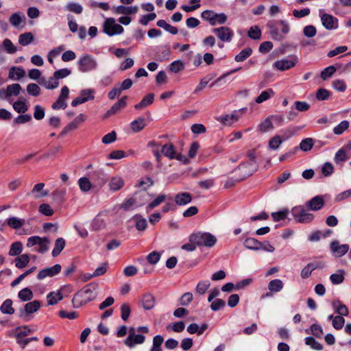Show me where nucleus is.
<instances>
[{"label":"nucleus","instance_id":"1","mask_svg":"<svg viewBox=\"0 0 351 351\" xmlns=\"http://www.w3.org/2000/svg\"><path fill=\"white\" fill-rule=\"evenodd\" d=\"M97 288V285L89 284L84 289L79 291L75 294L72 299V304L73 308H78L88 302L93 300L95 295L93 290Z\"/></svg>","mask_w":351,"mask_h":351},{"label":"nucleus","instance_id":"2","mask_svg":"<svg viewBox=\"0 0 351 351\" xmlns=\"http://www.w3.org/2000/svg\"><path fill=\"white\" fill-rule=\"evenodd\" d=\"M267 27L271 38L277 41L282 40L290 31L289 23L284 20L278 22L269 21Z\"/></svg>","mask_w":351,"mask_h":351},{"label":"nucleus","instance_id":"3","mask_svg":"<svg viewBox=\"0 0 351 351\" xmlns=\"http://www.w3.org/2000/svg\"><path fill=\"white\" fill-rule=\"evenodd\" d=\"M190 242L194 243L198 247L205 246L211 247L217 242L216 237L209 232H198L191 234L189 239Z\"/></svg>","mask_w":351,"mask_h":351},{"label":"nucleus","instance_id":"4","mask_svg":"<svg viewBox=\"0 0 351 351\" xmlns=\"http://www.w3.org/2000/svg\"><path fill=\"white\" fill-rule=\"evenodd\" d=\"M77 65L80 72L88 73L95 71L97 69L98 62L94 56L86 53L78 58Z\"/></svg>","mask_w":351,"mask_h":351},{"label":"nucleus","instance_id":"5","mask_svg":"<svg viewBox=\"0 0 351 351\" xmlns=\"http://www.w3.org/2000/svg\"><path fill=\"white\" fill-rule=\"evenodd\" d=\"M294 219L301 223H308L314 219V215L303 206H295L291 209Z\"/></svg>","mask_w":351,"mask_h":351},{"label":"nucleus","instance_id":"6","mask_svg":"<svg viewBox=\"0 0 351 351\" xmlns=\"http://www.w3.org/2000/svg\"><path fill=\"white\" fill-rule=\"evenodd\" d=\"M201 16L203 20L208 21L212 26L223 25L226 23L228 16L224 13H216L213 10H206L202 12Z\"/></svg>","mask_w":351,"mask_h":351},{"label":"nucleus","instance_id":"7","mask_svg":"<svg viewBox=\"0 0 351 351\" xmlns=\"http://www.w3.org/2000/svg\"><path fill=\"white\" fill-rule=\"evenodd\" d=\"M123 27L116 23L114 18H107L103 24V32L109 36L119 35L123 32Z\"/></svg>","mask_w":351,"mask_h":351},{"label":"nucleus","instance_id":"8","mask_svg":"<svg viewBox=\"0 0 351 351\" xmlns=\"http://www.w3.org/2000/svg\"><path fill=\"white\" fill-rule=\"evenodd\" d=\"M212 32L215 33L217 38L222 42L230 43L234 36L233 31L225 26L213 29Z\"/></svg>","mask_w":351,"mask_h":351},{"label":"nucleus","instance_id":"9","mask_svg":"<svg viewBox=\"0 0 351 351\" xmlns=\"http://www.w3.org/2000/svg\"><path fill=\"white\" fill-rule=\"evenodd\" d=\"M90 180L95 188L102 187L108 180V176L104 171L99 169L95 171L90 176Z\"/></svg>","mask_w":351,"mask_h":351},{"label":"nucleus","instance_id":"10","mask_svg":"<svg viewBox=\"0 0 351 351\" xmlns=\"http://www.w3.org/2000/svg\"><path fill=\"white\" fill-rule=\"evenodd\" d=\"M298 62L296 56H291L289 58H284L276 61L274 66L279 71H286L294 67Z\"/></svg>","mask_w":351,"mask_h":351},{"label":"nucleus","instance_id":"11","mask_svg":"<svg viewBox=\"0 0 351 351\" xmlns=\"http://www.w3.org/2000/svg\"><path fill=\"white\" fill-rule=\"evenodd\" d=\"M322 25L328 30L336 29L338 28V19L329 14H320Z\"/></svg>","mask_w":351,"mask_h":351},{"label":"nucleus","instance_id":"12","mask_svg":"<svg viewBox=\"0 0 351 351\" xmlns=\"http://www.w3.org/2000/svg\"><path fill=\"white\" fill-rule=\"evenodd\" d=\"M61 269L62 267L60 264H56L51 267L45 268L38 272L37 278L39 280H42L47 277L54 276L60 272Z\"/></svg>","mask_w":351,"mask_h":351},{"label":"nucleus","instance_id":"13","mask_svg":"<svg viewBox=\"0 0 351 351\" xmlns=\"http://www.w3.org/2000/svg\"><path fill=\"white\" fill-rule=\"evenodd\" d=\"M330 248L335 256L341 257L348 252L350 247L348 244L340 245L339 241H334L331 242Z\"/></svg>","mask_w":351,"mask_h":351},{"label":"nucleus","instance_id":"14","mask_svg":"<svg viewBox=\"0 0 351 351\" xmlns=\"http://www.w3.org/2000/svg\"><path fill=\"white\" fill-rule=\"evenodd\" d=\"M92 93L93 91L89 89L82 90L80 93V96L75 98L72 101V106L75 107L77 105L85 103L90 99H93L94 96L92 95Z\"/></svg>","mask_w":351,"mask_h":351},{"label":"nucleus","instance_id":"15","mask_svg":"<svg viewBox=\"0 0 351 351\" xmlns=\"http://www.w3.org/2000/svg\"><path fill=\"white\" fill-rule=\"evenodd\" d=\"M45 184L44 183H38L34 185L33 189L30 192L27 193V195H32L34 199H40L43 197H46L48 195V191H45L44 189Z\"/></svg>","mask_w":351,"mask_h":351},{"label":"nucleus","instance_id":"16","mask_svg":"<svg viewBox=\"0 0 351 351\" xmlns=\"http://www.w3.org/2000/svg\"><path fill=\"white\" fill-rule=\"evenodd\" d=\"M40 307V304L38 300L27 303L23 308L19 311V317H23L24 314L29 315L36 312Z\"/></svg>","mask_w":351,"mask_h":351},{"label":"nucleus","instance_id":"17","mask_svg":"<svg viewBox=\"0 0 351 351\" xmlns=\"http://www.w3.org/2000/svg\"><path fill=\"white\" fill-rule=\"evenodd\" d=\"M306 205L309 210L313 211H317L320 210L324 205V201L323 197L319 195H317L311 199Z\"/></svg>","mask_w":351,"mask_h":351},{"label":"nucleus","instance_id":"18","mask_svg":"<svg viewBox=\"0 0 351 351\" xmlns=\"http://www.w3.org/2000/svg\"><path fill=\"white\" fill-rule=\"evenodd\" d=\"M127 99H128V97L126 96H124L121 99H119L117 102H116L110 108V109H109L106 112L105 117H110L112 114L117 113L121 109L124 108L127 105V104H126Z\"/></svg>","mask_w":351,"mask_h":351},{"label":"nucleus","instance_id":"19","mask_svg":"<svg viewBox=\"0 0 351 351\" xmlns=\"http://www.w3.org/2000/svg\"><path fill=\"white\" fill-rule=\"evenodd\" d=\"M39 84L44 86L46 89L53 90L58 87L59 82L54 77V75L47 80L45 77L39 80Z\"/></svg>","mask_w":351,"mask_h":351},{"label":"nucleus","instance_id":"20","mask_svg":"<svg viewBox=\"0 0 351 351\" xmlns=\"http://www.w3.org/2000/svg\"><path fill=\"white\" fill-rule=\"evenodd\" d=\"M21 90V86L19 84H12L8 86L5 90L3 89H0V93H3L5 95V98H8L12 95H19Z\"/></svg>","mask_w":351,"mask_h":351},{"label":"nucleus","instance_id":"21","mask_svg":"<svg viewBox=\"0 0 351 351\" xmlns=\"http://www.w3.org/2000/svg\"><path fill=\"white\" fill-rule=\"evenodd\" d=\"M174 199L177 205L184 206L191 202L192 197L190 193L184 192L176 194Z\"/></svg>","mask_w":351,"mask_h":351},{"label":"nucleus","instance_id":"22","mask_svg":"<svg viewBox=\"0 0 351 351\" xmlns=\"http://www.w3.org/2000/svg\"><path fill=\"white\" fill-rule=\"evenodd\" d=\"M78 184L80 190L84 193H88L91 189L95 188L90 178L86 177L80 178L78 180Z\"/></svg>","mask_w":351,"mask_h":351},{"label":"nucleus","instance_id":"23","mask_svg":"<svg viewBox=\"0 0 351 351\" xmlns=\"http://www.w3.org/2000/svg\"><path fill=\"white\" fill-rule=\"evenodd\" d=\"M138 10L137 5L134 6H124L119 5L115 8V11L117 14L130 15L136 14Z\"/></svg>","mask_w":351,"mask_h":351},{"label":"nucleus","instance_id":"24","mask_svg":"<svg viewBox=\"0 0 351 351\" xmlns=\"http://www.w3.org/2000/svg\"><path fill=\"white\" fill-rule=\"evenodd\" d=\"M243 245L247 249L255 251L261 250L262 247L261 242L252 237L247 238L244 241Z\"/></svg>","mask_w":351,"mask_h":351},{"label":"nucleus","instance_id":"25","mask_svg":"<svg viewBox=\"0 0 351 351\" xmlns=\"http://www.w3.org/2000/svg\"><path fill=\"white\" fill-rule=\"evenodd\" d=\"M25 75V71L19 67L12 66L9 71L8 77L11 80H19L23 77Z\"/></svg>","mask_w":351,"mask_h":351},{"label":"nucleus","instance_id":"26","mask_svg":"<svg viewBox=\"0 0 351 351\" xmlns=\"http://www.w3.org/2000/svg\"><path fill=\"white\" fill-rule=\"evenodd\" d=\"M332 306L335 309V312L341 317L347 316L349 313L348 309L346 307V306L343 304L339 300L333 301L332 303Z\"/></svg>","mask_w":351,"mask_h":351},{"label":"nucleus","instance_id":"27","mask_svg":"<svg viewBox=\"0 0 351 351\" xmlns=\"http://www.w3.org/2000/svg\"><path fill=\"white\" fill-rule=\"evenodd\" d=\"M47 302L49 305H54L57 304L59 301L63 299V295L62 293V290H59L57 292H50L47 295Z\"/></svg>","mask_w":351,"mask_h":351},{"label":"nucleus","instance_id":"28","mask_svg":"<svg viewBox=\"0 0 351 351\" xmlns=\"http://www.w3.org/2000/svg\"><path fill=\"white\" fill-rule=\"evenodd\" d=\"M319 264L317 263H311L307 264L301 271V277L304 279L308 278L312 271L319 268Z\"/></svg>","mask_w":351,"mask_h":351},{"label":"nucleus","instance_id":"29","mask_svg":"<svg viewBox=\"0 0 351 351\" xmlns=\"http://www.w3.org/2000/svg\"><path fill=\"white\" fill-rule=\"evenodd\" d=\"M146 126L145 119L139 117L137 119L134 120L130 123V127L134 132H138L142 130Z\"/></svg>","mask_w":351,"mask_h":351},{"label":"nucleus","instance_id":"30","mask_svg":"<svg viewBox=\"0 0 351 351\" xmlns=\"http://www.w3.org/2000/svg\"><path fill=\"white\" fill-rule=\"evenodd\" d=\"M161 153L169 159H174L176 158V149L174 145L171 143L162 145Z\"/></svg>","mask_w":351,"mask_h":351},{"label":"nucleus","instance_id":"31","mask_svg":"<svg viewBox=\"0 0 351 351\" xmlns=\"http://www.w3.org/2000/svg\"><path fill=\"white\" fill-rule=\"evenodd\" d=\"M287 138L288 137L283 138L279 135L274 136L269 141V148L274 150L278 149L280 147L282 142Z\"/></svg>","mask_w":351,"mask_h":351},{"label":"nucleus","instance_id":"32","mask_svg":"<svg viewBox=\"0 0 351 351\" xmlns=\"http://www.w3.org/2000/svg\"><path fill=\"white\" fill-rule=\"evenodd\" d=\"M154 99V94L149 93L147 96L143 98V99L137 104L134 106V108L136 110L143 109L149 105H151Z\"/></svg>","mask_w":351,"mask_h":351},{"label":"nucleus","instance_id":"33","mask_svg":"<svg viewBox=\"0 0 351 351\" xmlns=\"http://www.w3.org/2000/svg\"><path fill=\"white\" fill-rule=\"evenodd\" d=\"M65 240L63 238H58L56 240L54 247L51 255L53 257L58 256L65 247Z\"/></svg>","mask_w":351,"mask_h":351},{"label":"nucleus","instance_id":"34","mask_svg":"<svg viewBox=\"0 0 351 351\" xmlns=\"http://www.w3.org/2000/svg\"><path fill=\"white\" fill-rule=\"evenodd\" d=\"M29 260L30 258L28 254H21L15 258V266L19 269H23L28 265Z\"/></svg>","mask_w":351,"mask_h":351},{"label":"nucleus","instance_id":"35","mask_svg":"<svg viewBox=\"0 0 351 351\" xmlns=\"http://www.w3.org/2000/svg\"><path fill=\"white\" fill-rule=\"evenodd\" d=\"M124 184L123 180L119 176L112 178L109 182L110 189L112 191H117L121 189Z\"/></svg>","mask_w":351,"mask_h":351},{"label":"nucleus","instance_id":"36","mask_svg":"<svg viewBox=\"0 0 351 351\" xmlns=\"http://www.w3.org/2000/svg\"><path fill=\"white\" fill-rule=\"evenodd\" d=\"M275 93L271 88H267V90L263 91L259 96H258L255 99V101L257 104H261L274 95Z\"/></svg>","mask_w":351,"mask_h":351},{"label":"nucleus","instance_id":"37","mask_svg":"<svg viewBox=\"0 0 351 351\" xmlns=\"http://www.w3.org/2000/svg\"><path fill=\"white\" fill-rule=\"evenodd\" d=\"M252 53V49L250 47H245L242 49L237 55L234 57V60L237 62L245 61L248 58Z\"/></svg>","mask_w":351,"mask_h":351},{"label":"nucleus","instance_id":"38","mask_svg":"<svg viewBox=\"0 0 351 351\" xmlns=\"http://www.w3.org/2000/svg\"><path fill=\"white\" fill-rule=\"evenodd\" d=\"M143 307L146 310L152 309L155 305V298L151 294H146L142 299Z\"/></svg>","mask_w":351,"mask_h":351},{"label":"nucleus","instance_id":"39","mask_svg":"<svg viewBox=\"0 0 351 351\" xmlns=\"http://www.w3.org/2000/svg\"><path fill=\"white\" fill-rule=\"evenodd\" d=\"M0 311L3 314L12 315L14 313V309L12 307V301L10 299H6L1 306Z\"/></svg>","mask_w":351,"mask_h":351},{"label":"nucleus","instance_id":"40","mask_svg":"<svg viewBox=\"0 0 351 351\" xmlns=\"http://www.w3.org/2000/svg\"><path fill=\"white\" fill-rule=\"evenodd\" d=\"M284 284L280 279H274L271 280L268 284V289L272 292H279L283 288Z\"/></svg>","mask_w":351,"mask_h":351},{"label":"nucleus","instance_id":"41","mask_svg":"<svg viewBox=\"0 0 351 351\" xmlns=\"http://www.w3.org/2000/svg\"><path fill=\"white\" fill-rule=\"evenodd\" d=\"M65 10L73 12L77 14H80L83 12V7L79 3L69 2L64 7Z\"/></svg>","mask_w":351,"mask_h":351},{"label":"nucleus","instance_id":"42","mask_svg":"<svg viewBox=\"0 0 351 351\" xmlns=\"http://www.w3.org/2000/svg\"><path fill=\"white\" fill-rule=\"evenodd\" d=\"M66 189H56L51 193L52 199L58 204H62L64 200Z\"/></svg>","mask_w":351,"mask_h":351},{"label":"nucleus","instance_id":"43","mask_svg":"<svg viewBox=\"0 0 351 351\" xmlns=\"http://www.w3.org/2000/svg\"><path fill=\"white\" fill-rule=\"evenodd\" d=\"M344 274L343 269H339L337 273L330 275V280L333 285H339L344 280Z\"/></svg>","mask_w":351,"mask_h":351},{"label":"nucleus","instance_id":"44","mask_svg":"<svg viewBox=\"0 0 351 351\" xmlns=\"http://www.w3.org/2000/svg\"><path fill=\"white\" fill-rule=\"evenodd\" d=\"M34 40V36L31 32L21 34L19 37V43L23 46L30 44Z\"/></svg>","mask_w":351,"mask_h":351},{"label":"nucleus","instance_id":"45","mask_svg":"<svg viewBox=\"0 0 351 351\" xmlns=\"http://www.w3.org/2000/svg\"><path fill=\"white\" fill-rule=\"evenodd\" d=\"M23 251V244L20 241L13 243L9 250V255L15 256L19 255Z\"/></svg>","mask_w":351,"mask_h":351},{"label":"nucleus","instance_id":"46","mask_svg":"<svg viewBox=\"0 0 351 351\" xmlns=\"http://www.w3.org/2000/svg\"><path fill=\"white\" fill-rule=\"evenodd\" d=\"M24 223V219H19L15 217H10L7 221L8 225L14 229L20 228L23 226Z\"/></svg>","mask_w":351,"mask_h":351},{"label":"nucleus","instance_id":"47","mask_svg":"<svg viewBox=\"0 0 351 351\" xmlns=\"http://www.w3.org/2000/svg\"><path fill=\"white\" fill-rule=\"evenodd\" d=\"M19 298L24 302H27L33 298V293L29 288L21 289L18 294Z\"/></svg>","mask_w":351,"mask_h":351},{"label":"nucleus","instance_id":"48","mask_svg":"<svg viewBox=\"0 0 351 351\" xmlns=\"http://www.w3.org/2000/svg\"><path fill=\"white\" fill-rule=\"evenodd\" d=\"M27 93L33 97H37L40 95L41 90L39 86L35 83H30L27 86Z\"/></svg>","mask_w":351,"mask_h":351},{"label":"nucleus","instance_id":"49","mask_svg":"<svg viewBox=\"0 0 351 351\" xmlns=\"http://www.w3.org/2000/svg\"><path fill=\"white\" fill-rule=\"evenodd\" d=\"M12 107L16 112L20 114L26 112L29 109L28 106L24 101L21 100L15 101L13 104Z\"/></svg>","mask_w":351,"mask_h":351},{"label":"nucleus","instance_id":"50","mask_svg":"<svg viewBox=\"0 0 351 351\" xmlns=\"http://www.w3.org/2000/svg\"><path fill=\"white\" fill-rule=\"evenodd\" d=\"M105 227L104 220L99 216H97L91 223V229L94 231L99 230Z\"/></svg>","mask_w":351,"mask_h":351},{"label":"nucleus","instance_id":"51","mask_svg":"<svg viewBox=\"0 0 351 351\" xmlns=\"http://www.w3.org/2000/svg\"><path fill=\"white\" fill-rule=\"evenodd\" d=\"M305 343L307 346H309L312 349L315 350H322L323 349V346L321 343L317 341L312 337H307L305 338Z\"/></svg>","mask_w":351,"mask_h":351},{"label":"nucleus","instance_id":"52","mask_svg":"<svg viewBox=\"0 0 351 351\" xmlns=\"http://www.w3.org/2000/svg\"><path fill=\"white\" fill-rule=\"evenodd\" d=\"M166 199V195L165 194H161L158 195L154 200H153L151 203H149L146 207L147 212H149L154 208L158 206L162 202L165 201Z\"/></svg>","mask_w":351,"mask_h":351},{"label":"nucleus","instance_id":"53","mask_svg":"<svg viewBox=\"0 0 351 351\" xmlns=\"http://www.w3.org/2000/svg\"><path fill=\"white\" fill-rule=\"evenodd\" d=\"M349 125L350 123L348 121H342L339 124L334 128L333 132L336 135H340L349 128Z\"/></svg>","mask_w":351,"mask_h":351},{"label":"nucleus","instance_id":"54","mask_svg":"<svg viewBox=\"0 0 351 351\" xmlns=\"http://www.w3.org/2000/svg\"><path fill=\"white\" fill-rule=\"evenodd\" d=\"M289 211L288 209H283L278 212L272 213L271 217L274 221H279L286 219L289 215Z\"/></svg>","mask_w":351,"mask_h":351},{"label":"nucleus","instance_id":"55","mask_svg":"<svg viewBox=\"0 0 351 351\" xmlns=\"http://www.w3.org/2000/svg\"><path fill=\"white\" fill-rule=\"evenodd\" d=\"M247 35L251 39L258 40L261 36V30L257 25L252 26L250 28Z\"/></svg>","mask_w":351,"mask_h":351},{"label":"nucleus","instance_id":"56","mask_svg":"<svg viewBox=\"0 0 351 351\" xmlns=\"http://www.w3.org/2000/svg\"><path fill=\"white\" fill-rule=\"evenodd\" d=\"M49 243L50 241L47 237L40 238V241L39 243H38L39 247L37 250V252L41 254L47 252L49 248Z\"/></svg>","mask_w":351,"mask_h":351},{"label":"nucleus","instance_id":"57","mask_svg":"<svg viewBox=\"0 0 351 351\" xmlns=\"http://www.w3.org/2000/svg\"><path fill=\"white\" fill-rule=\"evenodd\" d=\"M184 69V63L180 60H175L169 65V70L175 73H177Z\"/></svg>","mask_w":351,"mask_h":351},{"label":"nucleus","instance_id":"58","mask_svg":"<svg viewBox=\"0 0 351 351\" xmlns=\"http://www.w3.org/2000/svg\"><path fill=\"white\" fill-rule=\"evenodd\" d=\"M134 219L136 220V229L140 231L145 230L147 226V220L138 215L134 217Z\"/></svg>","mask_w":351,"mask_h":351},{"label":"nucleus","instance_id":"59","mask_svg":"<svg viewBox=\"0 0 351 351\" xmlns=\"http://www.w3.org/2000/svg\"><path fill=\"white\" fill-rule=\"evenodd\" d=\"M273 128L274 126L269 118L265 119L258 125V129L262 132H266Z\"/></svg>","mask_w":351,"mask_h":351},{"label":"nucleus","instance_id":"60","mask_svg":"<svg viewBox=\"0 0 351 351\" xmlns=\"http://www.w3.org/2000/svg\"><path fill=\"white\" fill-rule=\"evenodd\" d=\"M313 146V141L311 138H306L301 141L300 143V148L304 152H307L311 149Z\"/></svg>","mask_w":351,"mask_h":351},{"label":"nucleus","instance_id":"61","mask_svg":"<svg viewBox=\"0 0 351 351\" xmlns=\"http://www.w3.org/2000/svg\"><path fill=\"white\" fill-rule=\"evenodd\" d=\"M210 283L208 280H204L199 282L196 287V292L200 295L206 293L209 288Z\"/></svg>","mask_w":351,"mask_h":351},{"label":"nucleus","instance_id":"62","mask_svg":"<svg viewBox=\"0 0 351 351\" xmlns=\"http://www.w3.org/2000/svg\"><path fill=\"white\" fill-rule=\"evenodd\" d=\"M71 71L69 69L64 68L56 71L53 73L54 77H56L58 81L60 79H63L71 75Z\"/></svg>","mask_w":351,"mask_h":351},{"label":"nucleus","instance_id":"63","mask_svg":"<svg viewBox=\"0 0 351 351\" xmlns=\"http://www.w3.org/2000/svg\"><path fill=\"white\" fill-rule=\"evenodd\" d=\"M336 71V68L334 66H329L325 68L321 73V77L326 80V79L330 77Z\"/></svg>","mask_w":351,"mask_h":351},{"label":"nucleus","instance_id":"64","mask_svg":"<svg viewBox=\"0 0 351 351\" xmlns=\"http://www.w3.org/2000/svg\"><path fill=\"white\" fill-rule=\"evenodd\" d=\"M317 29L312 25H306L303 29V34L307 38H313L316 35Z\"/></svg>","mask_w":351,"mask_h":351}]
</instances>
